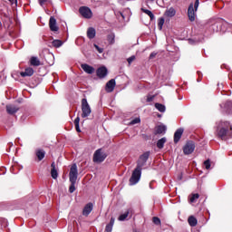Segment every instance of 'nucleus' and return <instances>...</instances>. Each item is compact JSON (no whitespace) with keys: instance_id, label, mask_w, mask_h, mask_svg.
<instances>
[{"instance_id":"58836bf2","label":"nucleus","mask_w":232,"mask_h":232,"mask_svg":"<svg viewBox=\"0 0 232 232\" xmlns=\"http://www.w3.org/2000/svg\"><path fill=\"white\" fill-rule=\"evenodd\" d=\"M94 47L99 52V53H102L104 52V49L99 47V45H97V44H94Z\"/></svg>"},{"instance_id":"6ab92c4d","label":"nucleus","mask_w":232,"mask_h":232,"mask_svg":"<svg viewBox=\"0 0 232 232\" xmlns=\"http://www.w3.org/2000/svg\"><path fill=\"white\" fill-rule=\"evenodd\" d=\"M176 14H177V10H175V8L173 7L169 8L165 12L166 17H175Z\"/></svg>"},{"instance_id":"79ce46f5","label":"nucleus","mask_w":232,"mask_h":232,"mask_svg":"<svg viewBox=\"0 0 232 232\" xmlns=\"http://www.w3.org/2000/svg\"><path fill=\"white\" fill-rule=\"evenodd\" d=\"M155 99V96H148L147 97V102H151Z\"/></svg>"},{"instance_id":"ddd939ff","label":"nucleus","mask_w":232,"mask_h":232,"mask_svg":"<svg viewBox=\"0 0 232 232\" xmlns=\"http://www.w3.org/2000/svg\"><path fill=\"white\" fill-rule=\"evenodd\" d=\"M6 111L9 115H14L19 111V107L14 105V104H9L6 105Z\"/></svg>"},{"instance_id":"a18cd8bd","label":"nucleus","mask_w":232,"mask_h":232,"mask_svg":"<svg viewBox=\"0 0 232 232\" xmlns=\"http://www.w3.org/2000/svg\"><path fill=\"white\" fill-rule=\"evenodd\" d=\"M8 1H10V3L14 4V0H8Z\"/></svg>"},{"instance_id":"c85d7f7f","label":"nucleus","mask_w":232,"mask_h":232,"mask_svg":"<svg viewBox=\"0 0 232 232\" xmlns=\"http://www.w3.org/2000/svg\"><path fill=\"white\" fill-rule=\"evenodd\" d=\"M107 41L110 44H115V34H110L107 36Z\"/></svg>"},{"instance_id":"5701e85b","label":"nucleus","mask_w":232,"mask_h":232,"mask_svg":"<svg viewBox=\"0 0 232 232\" xmlns=\"http://www.w3.org/2000/svg\"><path fill=\"white\" fill-rule=\"evenodd\" d=\"M188 222L191 227H195V226H197V224H198L197 218H195L194 216L188 217Z\"/></svg>"},{"instance_id":"473e14b6","label":"nucleus","mask_w":232,"mask_h":232,"mask_svg":"<svg viewBox=\"0 0 232 232\" xmlns=\"http://www.w3.org/2000/svg\"><path fill=\"white\" fill-rule=\"evenodd\" d=\"M200 196L198 194H193L190 198V202L193 203V202H197V200H198V198Z\"/></svg>"},{"instance_id":"f8f14e48","label":"nucleus","mask_w":232,"mask_h":232,"mask_svg":"<svg viewBox=\"0 0 232 232\" xmlns=\"http://www.w3.org/2000/svg\"><path fill=\"white\" fill-rule=\"evenodd\" d=\"M96 73L100 79H104L108 75V69L106 67H100L97 69Z\"/></svg>"},{"instance_id":"dca6fc26","label":"nucleus","mask_w":232,"mask_h":232,"mask_svg":"<svg viewBox=\"0 0 232 232\" xmlns=\"http://www.w3.org/2000/svg\"><path fill=\"white\" fill-rule=\"evenodd\" d=\"M182 133H184V129H182V128L178 129L176 130V132L174 133V142H175V144H177V142H179V140H180V139L182 138Z\"/></svg>"},{"instance_id":"c756f323","label":"nucleus","mask_w":232,"mask_h":232,"mask_svg":"<svg viewBox=\"0 0 232 232\" xmlns=\"http://www.w3.org/2000/svg\"><path fill=\"white\" fill-rule=\"evenodd\" d=\"M52 44L54 48H61V46L63 44V41L61 40H53L52 42Z\"/></svg>"},{"instance_id":"f03ea898","label":"nucleus","mask_w":232,"mask_h":232,"mask_svg":"<svg viewBox=\"0 0 232 232\" xmlns=\"http://www.w3.org/2000/svg\"><path fill=\"white\" fill-rule=\"evenodd\" d=\"M79 175V171L77 169V164H72L69 172V180L71 182V186L69 188V191L73 193L75 191V183L77 182V177Z\"/></svg>"},{"instance_id":"2f4dec72","label":"nucleus","mask_w":232,"mask_h":232,"mask_svg":"<svg viewBox=\"0 0 232 232\" xmlns=\"http://www.w3.org/2000/svg\"><path fill=\"white\" fill-rule=\"evenodd\" d=\"M164 23H165L164 18H162V17L159 18V20H158L159 30H162V26H164Z\"/></svg>"},{"instance_id":"a19ab883","label":"nucleus","mask_w":232,"mask_h":232,"mask_svg":"<svg viewBox=\"0 0 232 232\" xmlns=\"http://www.w3.org/2000/svg\"><path fill=\"white\" fill-rule=\"evenodd\" d=\"M155 57H157V53L153 52L150 54L149 59H155Z\"/></svg>"},{"instance_id":"4be33fe9","label":"nucleus","mask_w":232,"mask_h":232,"mask_svg":"<svg viewBox=\"0 0 232 232\" xmlns=\"http://www.w3.org/2000/svg\"><path fill=\"white\" fill-rule=\"evenodd\" d=\"M51 168V177L55 179L59 177V173H57V169H55V162L52 163Z\"/></svg>"},{"instance_id":"ea45409f","label":"nucleus","mask_w":232,"mask_h":232,"mask_svg":"<svg viewBox=\"0 0 232 232\" xmlns=\"http://www.w3.org/2000/svg\"><path fill=\"white\" fill-rule=\"evenodd\" d=\"M133 61H135V55H132V56H130V57H129V58L127 59V62L129 63V64H131V63H132Z\"/></svg>"},{"instance_id":"c9c22d12","label":"nucleus","mask_w":232,"mask_h":232,"mask_svg":"<svg viewBox=\"0 0 232 232\" xmlns=\"http://www.w3.org/2000/svg\"><path fill=\"white\" fill-rule=\"evenodd\" d=\"M226 108H227L228 111H232V102H226Z\"/></svg>"},{"instance_id":"e433bc0d","label":"nucleus","mask_w":232,"mask_h":232,"mask_svg":"<svg viewBox=\"0 0 232 232\" xmlns=\"http://www.w3.org/2000/svg\"><path fill=\"white\" fill-rule=\"evenodd\" d=\"M105 231L106 232H111V231H113V227L111 226V225H107L106 227H105Z\"/></svg>"},{"instance_id":"f3484780","label":"nucleus","mask_w":232,"mask_h":232,"mask_svg":"<svg viewBox=\"0 0 232 232\" xmlns=\"http://www.w3.org/2000/svg\"><path fill=\"white\" fill-rule=\"evenodd\" d=\"M21 77H32L34 75V69L32 67L26 68L24 72H20Z\"/></svg>"},{"instance_id":"f704fd0d","label":"nucleus","mask_w":232,"mask_h":232,"mask_svg":"<svg viewBox=\"0 0 232 232\" xmlns=\"http://www.w3.org/2000/svg\"><path fill=\"white\" fill-rule=\"evenodd\" d=\"M152 221L154 224H156V226H160V218H157V217H154L152 218Z\"/></svg>"},{"instance_id":"aec40b11","label":"nucleus","mask_w":232,"mask_h":232,"mask_svg":"<svg viewBox=\"0 0 232 232\" xmlns=\"http://www.w3.org/2000/svg\"><path fill=\"white\" fill-rule=\"evenodd\" d=\"M31 66H41V61L36 56H32L30 59Z\"/></svg>"},{"instance_id":"412c9836","label":"nucleus","mask_w":232,"mask_h":232,"mask_svg":"<svg viewBox=\"0 0 232 232\" xmlns=\"http://www.w3.org/2000/svg\"><path fill=\"white\" fill-rule=\"evenodd\" d=\"M95 34H96L95 28L90 27V28L87 30V37H88L89 39H95Z\"/></svg>"},{"instance_id":"20e7f679","label":"nucleus","mask_w":232,"mask_h":232,"mask_svg":"<svg viewBox=\"0 0 232 232\" xmlns=\"http://www.w3.org/2000/svg\"><path fill=\"white\" fill-rule=\"evenodd\" d=\"M106 157H108V154L102 151V149H98L93 154L92 160L97 164H101V162H104V160H106Z\"/></svg>"},{"instance_id":"6e6552de","label":"nucleus","mask_w":232,"mask_h":232,"mask_svg":"<svg viewBox=\"0 0 232 232\" xmlns=\"http://www.w3.org/2000/svg\"><path fill=\"white\" fill-rule=\"evenodd\" d=\"M195 151V142L188 141L183 147L184 155H191Z\"/></svg>"},{"instance_id":"cd10ccee","label":"nucleus","mask_w":232,"mask_h":232,"mask_svg":"<svg viewBox=\"0 0 232 232\" xmlns=\"http://www.w3.org/2000/svg\"><path fill=\"white\" fill-rule=\"evenodd\" d=\"M141 11L147 15H149V17H150V21H153V19H155V14H153L151 11L144 8H141Z\"/></svg>"},{"instance_id":"a211bd4d","label":"nucleus","mask_w":232,"mask_h":232,"mask_svg":"<svg viewBox=\"0 0 232 232\" xmlns=\"http://www.w3.org/2000/svg\"><path fill=\"white\" fill-rule=\"evenodd\" d=\"M130 213H131V209H127L123 214L120 215L118 220L120 222H124L130 217Z\"/></svg>"},{"instance_id":"49530a36","label":"nucleus","mask_w":232,"mask_h":232,"mask_svg":"<svg viewBox=\"0 0 232 232\" xmlns=\"http://www.w3.org/2000/svg\"><path fill=\"white\" fill-rule=\"evenodd\" d=\"M15 5H17V0H14Z\"/></svg>"},{"instance_id":"393cba45","label":"nucleus","mask_w":232,"mask_h":232,"mask_svg":"<svg viewBox=\"0 0 232 232\" xmlns=\"http://www.w3.org/2000/svg\"><path fill=\"white\" fill-rule=\"evenodd\" d=\"M166 130L167 129L165 125H159L156 129V133H158L159 135L166 133Z\"/></svg>"},{"instance_id":"c03bdc74","label":"nucleus","mask_w":232,"mask_h":232,"mask_svg":"<svg viewBox=\"0 0 232 232\" xmlns=\"http://www.w3.org/2000/svg\"><path fill=\"white\" fill-rule=\"evenodd\" d=\"M46 3V0H39V5L43 6Z\"/></svg>"},{"instance_id":"4468645a","label":"nucleus","mask_w":232,"mask_h":232,"mask_svg":"<svg viewBox=\"0 0 232 232\" xmlns=\"http://www.w3.org/2000/svg\"><path fill=\"white\" fill-rule=\"evenodd\" d=\"M92 211H93V203H88L87 205H85V207L83 208L82 210V215L84 217H88V215H90L92 213Z\"/></svg>"},{"instance_id":"1a4fd4ad","label":"nucleus","mask_w":232,"mask_h":232,"mask_svg":"<svg viewBox=\"0 0 232 232\" xmlns=\"http://www.w3.org/2000/svg\"><path fill=\"white\" fill-rule=\"evenodd\" d=\"M81 15H82L85 19H92L93 13H92V9L86 6H82L79 9Z\"/></svg>"},{"instance_id":"a878e982","label":"nucleus","mask_w":232,"mask_h":232,"mask_svg":"<svg viewBox=\"0 0 232 232\" xmlns=\"http://www.w3.org/2000/svg\"><path fill=\"white\" fill-rule=\"evenodd\" d=\"M166 138H161L157 142V148H159V150H162V148H164V144H166Z\"/></svg>"},{"instance_id":"9b49d317","label":"nucleus","mask_w":232,"mask_h":232,"mask_svg":"<svg viewBox=\"0 0 232 232\" xmlns=\"http://www.w3.org/2000/svg\"><path fill=\"white\" fill-rule=\"evenodd\" d=\"M115 80L111 79L110 80L105 86V90L107 93H111V92H113V90H115Z\"/></svg>"},{"instance_id":"4c0bfd02","label":"nucleus","mask_w":232,"mask_h":232,"mask_svg":"<svg viewBox=\"0 0 232 232\" xmlns=\"http://www.w3.org/2000/svg\"><path fill=\"white\" fill-rule=\"evenodd\" d=\"M139 122H140V118H135L130 121V124H139Z\"/></svg>"},{"instance_id":"72a5a7b5","label":"nucleus","mask_w":232,"mask_h":232,"mask_svg":"<svg viewBox=\"0 0 232 232\" xmlns=\"http://www.w3.org/2000/svg\"><path fill=\"white\" fill-rule=\"evenodd\" d=\"M204 166H205L206 169H209L211 168V161L209 160H205Z\"/></svg>"},{"instance_id":"7ed1b4c3","label":"nucleus","mask_w":232,"mask_h":232,"mask_svg":"<svg viewBox=\"0 0 232 232\" xmlns=\"http://www.w3.org/2000/svg\"><path fill=\"white\" fill-rule=\"evenodd\" d=\"M140 177H142V169L136 167L130 178V186H135V184H138L139 180H140Z\"/></svg>"},{"instance_id":"bb28decb","label":"nucleus","mask_w":232,"mask_h":232,"mask_svg":"<svg viewBox=\"0 0 232 232\" xmlns=\"http://www.w3.org/2000/svg\"><path fill=\"white\" fill-rule=\"evenodd\" d=\"M44 155H46V153L43 150H39L36 151V157L38 160H43V159H44Z\"/></svg>"},{"instance_id":"b1692460","label":"nucleus","mask_w":232,"mask_h":232,"mask_svg":"<svg viewBox=\"0 0 232 232\" xmlns=\"http://www.w3.org/2000/svg\"><path fill=\"white\" fill-rule=\"evenodd\" d=\"M155 108L158 111H160V113H164V111H166V106L162 103H155Z\"/></svg>"},{"instance_id":"37998d69","label":"nucleus","mask_w":232,"mask_h":232,"mask_svg":"<svg viewBox=\"0 0 232 232\" xmlns=\"http://www.w3.org/2000/svg\"><path fill=\"white\" fill-rule=\"evenodd\" d=\"M115 224V218H111L109 226H112Z\"/></svg>"},{"instance_id":"0eeeda50","label":"nucleus","mask_w":232,"mask_h":232,"mask_svg":"<svg viewBox=\"0 0 232 232\" xmlns=\"http://www.w3.org/2000/svg\"><path fill=\"white\" fill-rule=\"evenodd\" d=\"M150 151H146L143 154H141L139 160H137L136 168H140V169H142V168L146 166V163L148 162V159H150Z\"/></svg>"},{"instance_id":"9d476101","label":"nucleus","mask_w":232,"mask_h":232,"mask_svg":"<svg viewBox=\"0 0 232 232\" xmlns=\"http://www.w3.org/2000/svg\"><path fill=\"white\" fill-rule=\"evenodd\" d=\"M49 26L52 32H58L59 27L57 26V20L55 17L51 16L49 20Z\"/></svg>"},{"instance_id":"f257e3e1","label":"nucleus","mask_w":232,"mask_h":232,"mask_svg":"<svg viewBox=\"0 0 232 232\" xmlns=\"http://www.w3.org/2000/svg\"><path fill=\"white\" fill-rule=\"evenodd\" d=\"M218 137L222 140H227L232 137V126L228 121H221L218 128Z\"/></svg>"},{"instance_id":"2eb2a0df","label":"nucleus","mask_w":232,"mask_h":232,"mask_svg":"<svg viewBox=\"0 0 232 232\" xmlns=\"http://www.w3.org/2000/svg\"><path fill=\"white\" fill-rule=\"evenodd\" d=\"M81 68L85 72V73H89V75H92L95 72V68H93L92 65H88L87 63H82L81 65Z\"/></svg>"},{"instance_id":"423d86ee","label":"nucleus","mask_w":232,"mask_h":232,"mask_svg":"<svg viewBox=\"0 0 232 232\" xmlns=\"http://www.w3.org/2000/svg\"><path fill=\"white\" fill-rule=\"evenodd\" d=\"M82 119H86V117H90L92 113V108L90 107V104L88 103V100L86 98H83L82 100Z\"/></svg>"},{"instance_id":"39448f33","label":"nucleus","mask_w":232,"mask_h":232,"mask_svg":"<svg viewBox=\"0 0 232 232\" xmlns=\"http://www.w3.org/2000/svg\"><path fill=\"white\" fill-rule=\"evenodd\" d=\"M198 5H200V2L198 0L195 1V4L193 5V4H190L188 9V16L189 21H191L193 23V21H195V12H197V10H198Z\"/></svg>"},{"instance_id":"7c9ffc66","label":"nucleus","mask_w":232,"mask_h":232,"mask_svg":"<svg viewBox=\"0 0 232 232\" xmlns=\"http://www.w3.org/2000/svg\"><path fill=\"white\" fill-rule=\"evenodd\" d=\"M79 122H81V118L76 117L74 120V126L76 128V131H78V133H81V128L79 127Z\"/></svg>"}]
</instances>
